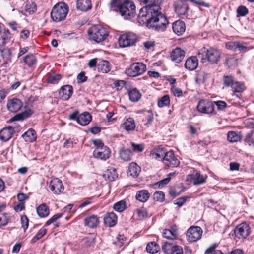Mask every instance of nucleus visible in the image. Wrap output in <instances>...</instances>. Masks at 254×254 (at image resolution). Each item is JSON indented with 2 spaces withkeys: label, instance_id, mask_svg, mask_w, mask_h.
I'll return each mask as SVG.
<instances>
[{
  "label": "nucleus",
  "instance_id": "nucleus-35",
  "mask_svg": "<svg viewBox=\"0 0 254 254\" xmlns=\"http://www.w3.org/2000/svg\"><path fill=\"white\" fill-rule=\"evenodd\" d=\"M37 213L40 217H47L49 214V207L45 204L39 205L36 209Z\"/></svg>",
  "mask_w": 254,
  "mask_h": 254
},
{
  "label": "nucleus",
  "instance_id": "nucleus-14",
  "mask_svg": "<svg viewBox=\"0 0 254 254\" xmlns=\"http://www.w3.org/2000/svg\"><path fill=\"white\" fill-rule=\"evenodd\" d=\"M226 48L233 51H239L241 53H245L250 48L243 45L242 43L238 41H230L225 44Z\"/></svg>",
  "mask_w": 254,
  "mask_h": 254
},
{
  "label": "nucleus",
  "instance_id": "nucleus-3",
  "mask_svg": "<svg viewBox=\"0 0 254 254\" xmlns=\"http://www.w3.org/2000/svg\"><path fill=\"white\" fill-rule=\"evenodd\" d=\"M198 57L202 63L208 62L212 64H217L220 59L221 52L216 48L203 47L199 50Z\"/></svg>",
  "mask_w": 254,
  "mask_h": 254
},
{
  "label": "nucleus",
  "instance_id": "nucleus-28",
  "mask_svg": "<svg viewBox=\"0 0 254 254\" xmlns=\"http://www.w3.org/2000/svg\"><path fill=\"white\" fill-rule=\"evenodd\" d=\"M188 9L189 8L187 4L181 2L177 4L175 7L176 12L182 18H183L187 14Z\"/></svg>",
  "mask_w": 254,
  "mask_h": 254
},
{
  "label": "nucleus",
  "instance_id": "nucleus-55",
  "mask_svg": "<svg viewBox=\"0 0 254 254\" xmlns=\"http://www.w3.org/2000/svg\"><path fill=\"white\" fill-rule=\"evenodd\" d=\"M61 78V75L59 74H57L55 75L50 76L48 79V82L51 84H56Z\"/></svg>",
  "mask_w": 254,
  "mask_h": 254
},
{
  "label": "nucleus",
  "instance_id": "nucleus-51",
  "mask_svg": "<svg viewBox=\"0 0 254 254\" xmlns=\"http://www.w3.org/2000/svg\"><path fill=\"white\" fill-rule=\"evenodd\" d=\"M206 78V74L203 71H200L197 74L196 81L197 83L200 84L205 82Z\"/></svg>",
  "mask_w": 254,
  "mask_h": 254
},
{
  "label": "nucleus",
  "instance_id": "nucleus-7",
  "mask_svg": "<svg viewBox=\"0 0 254 254\" xmlns=\"http://www.w3.org/2000/svg\"><path fill=\"white\" fill-rule=\"evenodd\" d=\"M138 41L137 36L129 33L121 35L118 39V44L120 47L125 48L133 46Z\"/></svg>",
  "mask_w": 254,
  "mask_h": 254
},
{
  "label": "nucleus",
  "instance_id": "nucleus-2",
  "mask_svg": "<svg viewBox=\"0 0 254 254\" xmlns=\"http://www.w3.org/2000/svg\"><path fill=\"white\" fill-rule=\"evenodd\" d=\"M111 7L118 12L125 19L129 20L135 15V5L129 0H112Z\"/></svg>",
  "mask_w": 254,
  "mask_h": 254
},
{
  "label": "nucleus",
  "instance_id": "nucleus-39",
  "mask_svg": "<svg viewBox=\"0 0 254 254\" xmlns=\"http://www.w3.org/2000/svg\"><path fill=\"white\" fill-rule=\"evenodd\" d=\"M225 64L230 67L237 64V59L234 55H226L225 57Z\"/></svg>",
  "mask_w": 254,
  "mask_h": 254
},
{
  "label": "nucleus",
  "instance_id": "nucleus-57",
  "mask_svg": "<svg viewBox=\"0 0 254 254\" xmlns=\"http://www.w3.org/2000/svg\"><path fill=\"white\" fill-rule=\"evenodd\" d=\"M131 145L134 152H141L144 148V145L142 144H135L131 142Z\"/></svg>",
  "mask_w": 254,
  "mask_h": 254
},
{
  "label": "nucleus",
  "instance_id": "nucleus-9",
  "mask_svg": "<svg viewBox=\"0 0 254 254\" xmlns=\"http://www.w3.org/2000/svg\"><path fill=\"white\" fill-rule=\"evenodd\" d=\"M202 234V230L199 226L190 227L187 232V240L190 242L199 240Z\"/></svg>",
  "mask_w": 254,
  "mask_h": 254
},
{
  "label": "nucleus",
  "instance_id": "nucleus-63",
  "mask_svg": "<svg viewBox=\"0 0 254 254\" xmlns=\"http://www.w3.org/2000/svg\"><path fill=\"white\" fill-rule=\"evenodd\" d=\"M87 79V77L85 76V72H81L77 76L78 83H82L85 82Z\"/></svg>",
  "mask_w": 254,
  "mask_h": 254
},
{
  "label": "nucleus",
  "instance_id": "nucleus-50",
  "mask_svg": "<svg viewBox=\"0 0 254 254\" xmlns=\"http://www.w3.org/2000/svg\"><path fill=\"white\" fill-rule=\"evenodd\" d=\"M153 198L155 201L163 202L165 199V195L162 191H157L154 193Z\"/></svg>",
  "mask_w": 254,
  "mask_h": 254
},
{
  "label": "nucleus",
  "instance_id": "nucleus-13",
  "mask_svg": "<svg viewBox=\"0 0 254 254\" xmlns=\"http://www.w3.org/2000/svg\"><path fill=\"white\" fill-rule=\"evenodd\" d=\"M199 112L204 114H210L214 110V105L212 101L207 100H200L197 106Z\"/></svg>",
  "mask_w": 254,
  "mask_h": 254
},
{
  "label": "nucleus",
  "instance_id": "nucleus-56",
  "mask_svg": "<svg viewBox=\"0 0 254 254\" xmlns=\"http://www.w3.org/2000/svg\"><path fill=\"white\" fill-rule=\"evenodd\" d=\"M173 246L171 244L167 242L163 243L162 246V249L166 254H169L171 252V249Z\"/></svg>",
  "mask_w": 254,
  "mask_h": 254
},
{
  "label": "nucleus",
  "instance_id": "nucleus-58",
  "mask_svg": "<svg viewBox=\"0 0 254 254\" xmlns=\"http://www.w3.org/2000/svg\"><path fill=\"white\" fill-rule=\"evenodd\" d=\"M171 254H183V249L181 246L176 245L172 247Z\"/></svg>",
  "mask_w": 254,
  "mask_h": 254
},
{
  "label": "nucleus",
  "instance_id": "nucleus-18",
  "mask_svg": "<svg viewBox=\"0 0 254 254\" xmlns=\"http://www.w3.org/2000/svg\"><path fill=\"white\" fill-rule=\"evenodd\" d=\"M59 93L62 100L67 101L73 93V88L71 85H64L61 88Z\"/></svg>",
  "mask_w": 254,
  "mask_h": 254
},
{
  "label": "nucleus",
  "instance_id": "nucleus-46",
  "mask_svg": "<svg viewBox=\"0 0 254 254\" xmlns=\"http://www.w3.org/2000/svg\"><path fill=\"white\" fill-rule=\"evenodd\" d=\"M11 38V34L8 30H4L1 34V43L5 44L8 42Z\"/></svg>",
  "mask_w": 254,
  "mask_h": 254
},
{
  "label": "nucleus",
  "instance_id": "nucleus-60",
  "mask_svg": "<svg viewBox=\"0 0 254 254\" xmlns=\"http://www.w3.org/2000/svg\"><path fill=\"white\" fill-rule=\"evenodd\" d=\"M147 122L145 123V125H149L151 124L153 120V115L151 112L147 111L145 114Z\"/></svg>",
  "mask_w": 254,
  "mask_h": 254
},
{
  "label": "nucleus",
  "instance_id": "nucleus-33",
  "mask_svg": "<svg viewBox=\"0 0 254 254\" xmlns=\"http://www.w3.org/2000/svg\"><path fill=\"white\" fill-rule=\"evenodd\" d=\"M119 155L120 158L123 161H129L131 159L132 153L130 150L122 148L119 151Z\"/></svg>",
  "mask_w": 254,
  "mask_h": 254
},
{
  "label": "nucleus",
  "instance_id": "nucleus-43",
  "mask_svg": "<svg viewBox=\"0 0 254 254\" xmlns=\"http://www.w3.org/2000/svg\"><path fill=\"white\" fill-rule=\"evenodd\" d=\"M36 59L32 54L27 55L24 58V62L28 66H31L36 63Z\"/></svg>",
  "mask_w": 254,
  "mask_h": 254
},
{
  "label": "nucleus",
  "instance_id": "nucleus-1",
  "mask_svg": "<svg viewBox=\"0 0 254 254\" xmlns=\"http://www.w3.org/2000/svg\"><path fill=\"white\" fill-rule=\"evenodd\" d=\"M145 6L141 8L137 16L138 23L158 31H163L168 24L166 17L160 12L161 0H140Z\"/></svg>",
  "mask_w": 254,
  "mask_h": 254
},
{
  "label": "nucleus",
  "instance_id": "nucleus-6",
  "mask_svg": "<svg viewBox=\"0 0 254 254\" xmlns=\"http://www.w3.org/2000/svg\"><path fill=\"white\" fill-rule=\"evenodd\" d=\"M146 70V66L142 63L137 62L131 64L126 69V73L130 77H136L142 75Z\"/></svg>",
  "mask_w": 254,
  "mask_h": 254
},
{
  "label": "nucleus",
  "instance_id": "nucleus-5",
  "mask_svg": "<svg viewBox=\"0 0 254 254\" xmlns=\"http://www.w3.org/2000/svg\"><path fill=\"white\" fill-rule=\"evenodd\" d=\"M90 39L97 43L105 40L108 36V32L101 25H94L88 31Z\"/></svg>",
  "mask_w": 254,
  "mask_h": 254
},
{
  "label": "nucleus",
  "instance_id": "nucleus-38",
  "mask_svg": "<svg viewBox=\"0 0 254 254\" xmlns=\"http://www.w3.org/2000/svg\"><path fill=\"white\" fill-rule=\"evenodd\" d=\"M124 127L127 131L133 130L135 127L134 120L132 118L127 119L124 123Z\"/></svg>",
  "mask_w": 254,
  "mask_h": 254
},
{
  "label": "nucleus",
  "instance_id": "nucleus-42",
  "mask_svg": "<svg viewBox=\"0 0 254 254\" xmlns=\"http://www.w3.org/2000/svg\"><path fill=\"white\" fill-rule=\"evenodd\" d=\"M126 208V201L123 200L116 202L113 206V209L118 212H121Z\"/></svg>",
  "mask_w": 254,
  "mask_h": 254
},
{
  "label": "nucleus",
  "instance_id": "nucleus-53",
  "mask_svg": "<svg viewBox=\"0 0 254 254\" xmlns=\"http://www.w3.org/2000/svg\"><path fill=\"white\" fill-rule=\"evenodd\" d=\"M63 215V213H57L53 216L45 223V226H49L51 223L56 222L59 218H61Z\"/></svg>",
  "mask_w": 254,
  "mask_h": 254
},
{
  "label": "nucleus",
  "instance_id": "nucleus-11",
  "mask_svg": "<svg viewBox=\"0 0 254 254\" xmlns=\"http://www.w3.org/2000/svg\"><path fill=\"white\" fill-rule=\"evenodd\" d=\"M162 162L167 166L171 167H177L180 164V161L175 156L173 151H169L166 152L162 158Z\"/></svg>",
  "mask_w": 254,
  "mask_h": 254
},
{
  "label": "nucleus",
  "instance_id": "nucleus-61",
  "mask_svg": "<svg viewBox=\"0 0 254 254\" xmlns=\"http://www.w3.org/2000/svg\"><path fill=\"white\" fill-rule=\"evenodd\" d=\"M136 212L138 216L140 218H147L148 216V214L147 211L145 209H137Z\"/></svg>",
  "mask_w": 254,
  "mask_h": 254
},
{
  "label": "nucleus",
  "instance_id": "nucleus-62",
  "mask_svg": "<svg viewBox=\"0 0 254 254\" xmlns=\"http://www.w3.org/2000/svg\"><path fill=\"white\" fill-rule=\"evenodd\" d=\"M171 91L173 93V95L175 96H177L178 97H181L183 95V92L182 90L180 88L176 87L175 86H173L171 88Z\"/></svg>",
  "mask_w": 254,
  "mask_h": 254
},
{
  "label": "nucleus",
  "instance_id": "nucleus-40",
  "mask_svg": "<svg viewBox=\"0 0 254 254\" xmlns=\"http://www.w3.org/2000/svg\"><path fill=\"white\" fill-rule=\"evenodd\" d=\"M146 249L147 252L155 254L159 251V247L155 242H152L147 245Z\"/></svg>",
  "mask_w": 254,
  "mask_h": 254
},
{
  "label": "nucleus",
  "instance_id": "nucleus-59",
  "mask_svg": "<svg viewBox=\"0 0 254 254\" xmlns=\"http://www.w3.org/2000/svg\"><path fill=\"white\" fill-rule=\"evenodd\" d=\"M237 13L241 16H244L248 13V9L244 6H240L237 10Z\"/></svg>",
  "mask_w": 254,
  "mask_h": 254
},
{
  "label": "nucleus",
  "instance_id": "nucleus-29",
  "mask_svg": "<svg viewBox=\"0 0 254 254\" xmlns=\"http://www.w3.org/2000/svg\"><path fill=\"white\" fill-rule=\"evenodd\" d=\"M22 137L25 141L32 142L36 140L37 135L35 131L32 128H30L22 134Z\"/></svg>",
  "mask_w": 254,
  "mask_h": 254
},
{
  "label": "nucleus",
  "instance_id": "nucleus-41",
  "mask_svg": "<svg viewBox=\"0 0 254 254\" xmlns=\"http://www.w3.org/2000/svg\"><path fill=\"white\" fill-rule=\"evenodd\" d=\"M37 10L36 4L32 1H27L25 6V11L29 14L35 12Z\"/></svg>",
  "mask_w": 254,
  "mask_h": 254
},
{
  "label": "nucleus",
  "instance_id": "nucleus-19",
  "mask_svg": "<svg viewBox=\"0 0 254 254\" xmlns=\"http://www.w3.org/2000/svg\"><path fill=\"white\" fill-rule=\"evenodd\" d=\"M185 55V52L184 50L180 48H176L171 53V60L179 63L183 60Z\"/></svg>",
  "mask_w": 254,
  "mask_h": 254
},
{
  "label": "nucleus",
  "instance_id": "nucleus-15",
  "mask_svg": "<svg viewBox=\"0 0 254 254\" xmlns=\"http://www.w3.org/2000/svg\"><path fill=\"white\" fill-rule=\"evenodd\" d=\"M49 188L55 194H59L64 190V186L62 181L58 178H54L51 181Z\"/></svg>",
  "mask_w": 254,
  "mask_h": 254
},
{
  "label": "nucleus",
  "instance_id": "nucleus-37",
  "mask_svg": "<svg viewBox=\"0 0 254 254\" xmlns=\"http://www.w3.org/2000/svg\"><path fill=\"white\" fill-rule=\"evenodd\" d=\"M130 100L132 102H137L141 98V94L136 89H133L128 92Z\"/></svg>",
  "mask_w": 254,
  "mask_h": 254
},
{
  "label": "nucleus",
  "instance_id": "nucleus-26",
  "mask_svg": "<svg viewBox=\"0 0 254 254\" xmlns=\"http://www.w3.org/2000/svg\"><path fill=\"white\" fill-rule=\"evenodd\" d=\"M104 222L105 225L112 227L117 223V216L114 212L106 214L104 217Z\"/></svg>",
  "mask_w": 254,
  "mask_h": 254
},
{
  "label": "nucleus",
  "instance_id": "nucleus-10",
  "mask_svg": "<svg viewBox=\"0 0 254 254\" xmlns=\"http://www.w3.org/2000/svg\"><path fill=\"white\" fill-rule=\"evenodd\" d=\"M234 233L239 239H245L250 234V228L246 223L239 224L235 229Z\"/></svg>",
  "mask_w": 254,
  "mask_h": 254
},
{
  "label": "nucleus",
  "instance_id": "nucleus-24",
  "mask_svg": "<svg viewBox=\"0 0 254 254\" xmlns=\"http://www.w3.org/2000/svg\"><path fill=\"white\" fill-rule=\"evenodd\" d=\"M198 64L197 58L195 56H193L188 58L186 60L185 66L187 69L190 70H193L197 68Z\"/></svg>",
  "mask_w": 254,
  "mask_h": 254
},
{
  "label": "nucleus",
  "instance_id": "nucleus-23",
  "mask_svg": "<svg viewBox=\"0 0 254 254\" xmlns=\"http://www.w3.org/2000/svg\"><path fill=\"white\" fill-rule=\"evenodd\" d=\"M92 7L90 0H77L76 8L78 10L85 12L91 9Z\"/></svg>",
  "mask_w": 254,
  "mask_h": 254
},
{
  "label": "nucleus",
  "instance_id": "nucleus-21",
  "mask_svg": "<svg viewBox=\"0 0 254 254\" xmlns=\"http://www.w3.org/2000/svg\"><path fill=\"white\" fill-rule=\"evenodd\" d=\"M173 32L178 35H181L185 32L186 25L183 21L178 20L172 24Z\"/></svg>",
  "mask_w": 254,
  "mask_h": 254
},
{
  "label": "nucleus",
  "instance_id": "nucleus-45",
  "mask_svg": "<svg viewBox=\"0 0 254 254\" xmlns=\"http://www.w3.org/2000/svg\"><path fill=\"white\" fill-rule=\"evenodd\" d=\"M170 97L168 95H164L161 99H160L158 101V106L159 107H163L164 106H166L170 104Z\"/></svg>",
  "mask_w": 254,
  "mask_h": 254
},
{
  "label": "nucleus",
  "instance_id": "nucleus-27",
  "mask_svg": "<svg viewBox=\"0 0 254 254\" xmlns=\"http://www.w3.org/2000/svg\"><path fill=\"white\" fill-rule=\"evenodd\" d=\"M92 120L91 115L88 112H84L80 114L77 118V122L82 125H88Z\"/></svg>",
  "mask_w": 254,
  "mask_h": 254
},
{
  "label": "nucleus",
  "instance_id": "nucleus-36",
  "mask_svg": "<svg viewBox=\"0 0 254 254\" xmlns=\"http://www.w3.org/2000/svg\"><path fill=\"white\" fill-rule=\"evenodd\" d=\"M97 66L98 71L102 73H107L110 70L109 63L107 61H101L97 64Z\"/></svg>",
  "mask_w": 254,
  "mask_h": 254
},
{
  "label": "nucleus",
  "instance_id": "nucleus-4",
  "mask_svg": "<svg viewBox=\"0 0 254 254\" xmlns=\"http://www.w3.org/2000/svg\"><path fill=\"white\" fill-rule=\"evenodd\" d=\"M68 11L67 5L64 2H59L54 6L51 12V17L55 22L64 20Z\"/></svg>",
  "mask_w": 254,
  "mask_h": 254
},
{
  "label": "nucleus",
  "instance_id": "nucleus-22",
  "mask_svg": "<svg viewBox=\"0 0 254 254\" xmlns=\"http://www.w3.org/2000/svg\"><path fill=\"white\" fill-rule=\"evenodd\" d=\"M14 132V129L11 127L3 128L0 132V140L4 142L9 140L11 138Z\"/></svg>",
  "mask_w": 254,
  "mask_h": 254
},
{
  "label": "nucleus",
  "instance_id": "nucleus-34",
  "mask_svg": "<svg viewBox=\"0 0 254 254\" xmlns=\"http://www.w3.org/2000/svg\"><path fill=\"white\" fill-rule=\"evenodd\" d=\"M163 236L167 239L174 240L177 238L178 233L174 228H172L171 229H166L164 230Z\"/></svg>",
  "mask_w": 254,
  "mask_h": 254
},
{
  "label": "nucleus",
  "instance_id": "nucleus-31",
  "mask_svg": "<svg viewBox=\"0 0 254 254\" xmlns=\"http://www.w3.org/2000/svg\"><path fill=\"white\" fill-rule=\"evenodd\" d=\"M136 199L141 202H145L150 197V194L146 190L138 191L136 194Z\"/></svg>",
  "mask_w": 254,
  "mask_h": 254
},
{
  "label": "nucleus",
  "instance_id": "nucleus-20",
  "mask_svg": "<svg viewBox=\"0 0 254 254\" xmlns=\"http://www.w3.org/2000/svg\"><path fill=\"white\" fill-rule=\"evenodd\" d=\"M140 171V167L136 163L132 162L129 164L127 172L128 176L136 178L139 176Z\"/></svg>",
  "mask_w": 254,
  "mask_h": 254
},
{
  "label": "nucleus",
  "instance_id": "nucleus-30",
  "mask_svg": "<svg viewBox=\"0 0 254 254\" xmlns=\"http://www.w3.org/2000/svg\"><path fill=\"white\" fill-rule=\"evenodd\" d=\"M32 114L30 110H26L20 113L15 115L14 117L11 118L9 122H12L15 121H22L28 117H29Z\"/></svg>",
  "mask_w": 254,
  "mask_h": 254
},
{
  "label": "nucleus",
  "instance_id": "nucleus-48",
  "mask_svg": "<svg viewBox=\"0 0 254 254\" xmlns=\"http://www.w3.org/2000/svg\"><path fill=\"white\" fill-rule=\"evenodd\" d=\"M245 141L249 145L254 146V131H251L246 134Z\"/></svg>",
  "mask_w": 254,
  "mask_h": 254
},
{
  "label": "nucleus",
  "instance_id": "nucleus-25",
  "mask_svg": "<svg viewBox=\"0 0 254 254\" xmlns=\"http://www.w3.org/2000/svg\"><path fill=\"white\" fill-rule=\"evenodd\" d=\"M84 225L89 228H94L99 224V221L96 215H91L84 219Z\"/></svg>",
  "mask_w": 254,
  "mask_h": 254
},
{
  "label": "nucleus",
  "instance_id": "nucleus-44",
  "mask_svg": "<svg viewBox=\"0 0 254 254\" xmlns=\"http://www.w3.org/2000/svg\"><path fill=\"white\" fill-rule=\"evenodd\" d=\"M240 136L234 131H229L227 134V139L229 142H236L240 140Z\"/></svg>",
  "mask_w": 254,
  "mask_h": 254
},
{
  "label": "nucleus",
  "instance_id": "nucleus-17",
  "mask_svg": "<svg viewBox=\"0 0 254 254\" xmlns=\"http://www.w3.org/2000/svg\"><path fill=\"white\" fill-rule=\"evenodd\" d=\"M22 106V102L18 98H13L9 100L7 103V108L9 111L12 113L18 111Z\"/></svg>",
  "mask_w": 254,
  "mask_h": 254
},
{
  "label": "nucleus",
  "instance_id": "nucleus-49",
  "mask_svg": "<svg viewBox=\"0 0 254 254\" xmlns=\"http://www.w3.org/2000/svg\"><path fill=\"white\" fill-rule=\"evenodd\" d=\"M181 3L186 1H190L197 5L202 6L205 7H209V4L201 0H180Z\"/></svg>",
  "mask_w": 254,
  "mask_h": 254
},
{
  "label": "nucleus",
  "instance_id": "nucleus-8",
  "mask_svg": "<svg viewBox=\"0 0 254 254\" xmlns=\"http://www.w3.org/2000/svg\"><path fill=\"white\" fill-rule=\"evenodd\" d=\"M223 83L226 87H230L234 92H242L245 88L243 83L236 81L231 75L224 76Z\"/></svg>",
  "mask_w": 254,
  "mask_h": 254
},
{
  "label": "nucleus",
  "instance_id": "nucleus-47",
  "mask_svg": "<svg viewBox=\"0 0 254 254\" xmlns=\"http://www.w3.org/2000/svg\"><path fill=\"white\" fill-rule=\"evenodd\" d=\"M217 247L216 244H214L207 249L205 252V254H224L223 252L219 250H215Z\"/></svg>",
  "mask_w": 254,
  "mask_h": 254
},
{
  "label": "nucleus",
  "instance_id": "nucleus-64",
  "mask_svg": "<svg viewBox=\"0 0 254 254\" xmlns=\"http://www.w3.org/2000/svg\"><path fill=\"white\" fill-rule=\"evenodd\" d=\"M21 222L22 224V227L23 229L25 230L28 226L29 220L27 217L25 215L22 216L21 218Z\"/></svg>",
  "mask_w": 254,
  "mask_h": 254
},
{
  "label": "nucleus",
  "instance_id": "nucleus-16",
  "mask_svg": "<svg viewBox=\"0 0 254 254\" xmlns=\"http://www.w3.org/2000/svg\"><path fill=\"white\" fill-rule=\"evenodd\" d=\"M110 155V150L107 146L101 148H96L93 151V156L95 158L106 160Z\"/></svg>",
  "mask_w": 254,
  "mask_h": 254
},
{
  "label": "nucleus",
  "instance_id": "nucleus-52",
  "mask_svg": "<svg viewBox=\"0 0 254 254\" xmlns=\"http://www.w3.org/2000/svg\"><path fill=\"white\" fill-rule=\"evenodd\" d=\"M8 220L7 214L0 211V226L6 225L8 223Z\"/></svg>",
  "mask_w": 254,
  "mask_h": 254
},
{
  "label": "nucleus",
  "instance_id": "nucleus-54",
  "mask_svg": "<svg viewBox=\"0 0 254 254\" xmlns=\"http://www.w3.org/2000/svg\"><path fill=\"white\" fill-rule=\"evenodd\" d=\"M1 55L6 60H8L11 56V51L9 49L5 48L1 50Z\"/></svg>",
  "mask_w": 254,
  "mask_h": 254
},
{
  "label": "nucleus",
  "instance_id": "nucleus-32",
  "mask_svg": "<svg viewBox=\"0 0 254 254\" xmlns=\"http://www.w3.org/2000/svg\"><path fill=\"white\" fill-rule=\"evenodd\" d=\"M102 177L104 178L105 180L109 181H114L115 179L117 177L115 169L111 168L109 169H107L103 174Z\"/></svg>",
  "mask_w": 254,
  "mask_h": 254
},
{
  "label": "nucleus",
  "instance_id": "nucleus-12",
  "mask_svg": "<svg viewBox=\"0 0 254 254\" xmlns=\"http://www.w3.org/2000/svg\"><path fill=\"white\" fill-rule=\"evenodd\" d=\"M207 177L206 175L200 174L197 170H193L191 174L187 176V180L193 182L194 185L198 186L204 184Z\"/></svg>",
  "mask_w": 254,
  "mask_h": 254
}]
</instances>
